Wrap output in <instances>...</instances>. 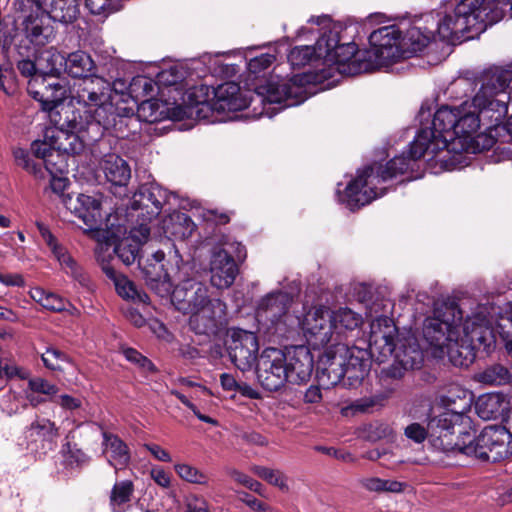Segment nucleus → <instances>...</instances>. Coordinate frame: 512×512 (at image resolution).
I'll use <instances>...</instances> for the list:
<instances>
[{"label": "nucleus", "instance_id": "f257e3e1", "mask_svg": "<svg viewBox=\"0 0 512 512\" xmlns=\"http://www.w3.org/2000/svg\"><path fill=\"white\" fill-rule=\"evenodd\" d=\"M512 71L493 67L480 77L481 86L471 101L459 107H441L434 114L431 127L422 128L410 147L413 160L428 156L452 164L463 153H480L496 142L491 134L508 113L512 91L507 92Z\"/></svg>", "mask_w": 512, "mask_h": 512}, {"label": "nucleus", "instance_id": "f03ea898", "mask_svg": "<svg viewBox=\"0 0 512 512\" xmlns=\"http://www.w3.org/2000/svg\"><path fill=\"white\" fill-rule=\"evenodd\" d=\"M486 312L487 309L481 307L462 324L463 315L457 306L436 309L434 316L427 318L423 326V336L432 355L437 358L447 355L455 366H468L473 362L476 350L491 351L497 335L512 355V303L499 314L495 327Z\"/></svg>", "mask_w": 512, "mask_h": 512}, {"label": "nucleus", "instance_id": "7ed1b4c3", "mask_svg": "<svg viewBox=\"0 0 512 512\" xmlns=\"http://www.w3.org/2000/svg\"><path fill=\"white\" fill-rule=\"evenodd\" d=\"M65 71L74 78H83L74 90L73 99L83 108L91 121H75V127L86 130L93 139L98 138L104 129H115L121 125L124 118L133 115L131 108H124L123 113L114 107L112 91L121 92L126 88L122 80H117L111 86L110 82L91 75L95 63L91 56L83 51L70 53L64 60Z\"/></svg>", "mask_w": 512, "mask_h": 512}, {"label": "nucleus", "instance_id": "20e7f679", "mask_svg": "<svg viewBox=\"0 0 512 512\" xmlns=\"http://www.w3.org/2000/svg\"><path fill=\"white\" fill-rule=\"evenodd\" d=\"M508 6L512 17V1L461 0L438 21L437 34L443 40H458L466 33L472 38L502 20Z\"/></svg>", "mask_w": 512, "mask_h": 512}, {"label": "nucleus", "instance_id": "39448f33", "mask_svg": "<svg viewBox=\"0 0 512 512\" xmlns=\"http://www.w3.org/2000/svg\"><path fill=\"white\" fill-rule=\"evenodd\" d=\"M172 300L179 310L190 315L189 326L197 334H215L226 324V304L219 298H210L208 288L200 282L189 280L177 286Z\"/></svg>", "mask_w": 512, "mask_h": 512}, {"label": "nucleus", "instance_id": "423d86ee", "mask_svg": "<svg viewBox=\"0 0 512 512\" xmlns=\"http://www.w3.org/2000/svg\"><path fill=\"white\" fill-rule=\"evenodd\" d=\"M410 168V159L401 155L390 160L385 166L373 165L360 172L345 189V201L350 209L370 203L384 194L382 183L404 174Z\"/></svg>", "mask_w": 512, "mask_h": 512}, {"label": "nucleus", "instance_id": "0eeeda50", "mask_svg": "<svg viewBox=\"0 0 512 512\" xmlns=\"http://www.w3.org/2000/svg\"><path fill=\"white\" fill-rule=\"evenodd\" d=\"M318 53L323 57L324 64L329 67L328 72H323L322 77H333L339 74L365 71L361 69L367 61L365 51H357L355 43L339 44L338 27L333 26L323 32L318 39Z\"/></svg>", "mask_w": 512, "mask_h": 512}, {"label": "nucleus", "instance_id": "6e6552de", "mask_svg": "<svg viewBox=\"0 0 512 512\" xmlns=\"http://www.w3.org/2000/svg\"><path fill=\"white\" fill-rule=\"evenodd\" d=\"M465 445L462 453L483 461L497 462L512 455V433L510 428L502 425H488L475 437L465 431Z\"/></svg>", "mask_w": 512, "mask_h": 512}, {"label": "nucleus", "instance_id": "1a4fd4ad", "mask_svg": "<svg viewBox=\"0 0 512 512\" xmlns=\"http://www.w3.org/2000/svg\"><path fill=\"white\" fill-rule=\"evenodd\" d=\"M64 204L71 213L81 219L88 227L85 232L98 242L96 253L102 251L105 246L115 244L120 230L115 231L112 227L109 228L108 224L105 225V229L98 227L101 218V202L98 198L78 194L75 197L67 196L64 199Z\"/></svg>", "mask_w": 512, "mask_h": 512}, {"label": "nucleus", "instance_id": "9d476101", "mask_svg": "<svg viewBox=\"0 0 512 512\" xmlns=\"http://www.w3.org/2000/svg\"><path fill=\"white\" fill-rule=\"evenodd\" d=\"M367 61L361 69L374 70L404 58L401 31L395 25L384 26L370 34Z\"/></svg>", "mask_w": 512, "mask_h": 512}, {"label": "nucleus", "instance_id": "9b49d317", "mask_svg": "<svg viewBox=\"0 0 512 512\" xmlns=\"http://www.w3.org/2000/svg\"><path fill=\"white\" fill-rule=\"evenodd\" d=\"M22 75L31 77L28 82V93L42 104L47 111L53 110L62 102L65 89L58 82H47L43 74L38 73L37 58L35 61L22 60L18 63Z\"/></svg>", "mask_w": 512, "mask_h": 512}, {"label": "nucleus", "instance_id": "f8f14e48", "mask_svg": "<svg viewBox=\"0 0 512 512\" xmlns=\"http://www.w3.org/2000/svg\"><path fill=\"white\" fill-rule=\"evenodd\" d=\"M304 77L295 75L290 79L272 76L265 83L257 86L256 94L261 102L282 103L295 106L306 99Z\"/></svg>", "mask_w": 512, "mask_h": 512}, {"label": "nucleus", "instance_id": "ddd939ff", "mask_svg": "<svg viewBox=\"0 0 512 512\" xmlns=\"http://www.w3.org/2000/svg\"><path fill=\"white\" fill-rule=\"evenodd\" d=\"M469 425L463 420H456L453 413L443 412L429 419L427 428L432 445L444 452L459 451L462 453V445H465L464 433L459 430V436L454 440L456 426Z\"/></svg>", "mask_w": 512, "mask_h": 512}, {"label": "nucleus", "instance_id": "4468645a", "mask_svg": "<svg viewBox=\"0 0 512 512\" xmlns=\"http://www.w3.org/2000/svg\"><path fill=\"white\" fill-rule=\"evenodd\" d=\"M302 330L308 343L314 348L337 342L331 311L324 306L311 308L304 316Z\"/></svg>", "mask_w": 512, "mask_h": 512}, {"label": "nucleus", "instance_id": "2eb2a0df", "mask_svg": "<svg viewBox=\"0 0 512 512\" xmlns=\"http://www.w3.org/2000/svg\"><path fill=\"white\" fill-rule=\"evenodd\" d=\"M284 352L276 348H266L257 363V379L268 391H277L287 380Z\"/></svg>", "mask_w": 512, "mask_h": 512}, {"label": "nucleus", "instance_id": "dca6fc26", "mask_svg": "<svg viewBox=\"0 0 512 512\" xmlns=\"http://www.w3.org/2000/svg\"><path fill=\"white\" fill-rule=\"evenodd\" d=\"M81 118L84 122L93 120V118L87 117L85 108H83L82 114L79 112L78 116H74L70 120L71 128L74 130V132L69 133L67 131L59 130L56 128H50L46 130V138L53 140L57 153H62L63 155L79 154L81 151H83L86 141L94 142L102 137L104 132H102L98 138L93 139L89 136L90 134L88 131L84 129H77L74 122L79 121ZM106 130L107 129H104L103 131Z\"/></svg>", "mask_w": 512, "mask_h": 512}, {"label": "nucleus", "instance_id": "f3484780", "mask_svg": "<svg viewBox=\"0 0 512 512\" xmlns=\"http://www.w3.org/2000/svg\"><path fill=\"white\" fill-rule=\"evenodd\" d=\"M196 105L202 106L200 111L207 107L220 114L243 110L249 105V101L242 95L238 84L226 82L213 89L211 100H197Z\"/></svg>", "mask_w": 512, "mask_h": 512}, {"label": "nucleus", "instance_id": "a211bd4d", "mask_svg": "<svg viewBox=\"0 0 512 512\" xmlns=\"http://www.w3.org/2000/svg\"><path fill=\"white\" fill-rule=\"evenodd\" d=\"M258 350V339L253 332L237 330L232 333L228 354L234 365L241 371H247L253 367Z\"/></svg>", "mask_w": 512, "mask_h": 512}, {"label": "nucleus", "instance_id": "6ab92c4d", "mask_svg": "<svg viewBox=\"0 0 512 512\" xmlns=\"http://www.w3.org/2000/svg\"><path fill=\"white\" fill-rule=\"evenodd\" d=\"M397 328L388 317H379L371 323L370 350L372 356L384 362L393 356Z\"/></svg>", "mask_w": 512, "mask_h": 512}, {"label": "nucleus", "instance_id": "aec40b11", "mask_svg": "<svg viewBox=\"0 0 512 512\" xmlns=\"http://www.w3.org/2000/svg\"><path fill=\"white\" fill-rule=\"evenodd\" d=\"M285 372L287 380L292 384L307 382L313 371V357L308 347L300 345L286 349Z\"/></svg>", "mask_w": 512, "mask_h": 512}, {"label": "nucleus", "instance_id": "412c9836", "mask_svg": "<svg viewBox=\"0 0 512 512\" xmlns=\"http://www.w3.org/2000/svg\"><path fill=\"white\" fill-rule=\"evenodd\" d=\"M343 344L336 342L328 348L319 360L318 377L324 385H336L347 374Z\"/></svg>", "mask_w": 512, "mask_h": 512}, {"label": "nucleus", "instance_id": "4be33fe9", "mask_svg": "<svg viewBox=\"0 0 512 512\" xmlns=\"http://www.w3.org/2000/svg\"><path fill=\"white\" fill-rule=\"evenodd\" d=\"M210 282L217 289L229 288L238 274L235 260L226 249L213 252L210 261Z\"/></svg>", "mask_w": 512, "mask_h": 512}, {"label": "nucleus", "instance_id": "5701e85b", "mask_svg": "<svg viewBox=\"0 0 512 512\" xmlns=\"http://www.w3.org/2000/svg\"><path fill=\"white\" fill-rule=\"evenodd\" d=\"M51 19L41 11L31 12L22 21V32L35 46L51 43L56 36Z\"/></svg>", "mask_w": 512, "mask_h": 512}, {"label": "nucleus", "instance_id": "b1692460", "mask_svg": "<svg viewBox=\"0 0 512 512\" xmlns=\"http://www.w3.org/2000/svg\"><path fill=\"white\" fill-rule=\"evenodd\" d=\"M164 258V252L157 250L142 266L147 285L160 296L169 294L172 289V284L164 269Z\"/></svg>", "mask_w": 512, "mask_h": 512}, {"label": "nucleus", "instance_id": "393cba45", "mask_svg": "<svg viewBox=\"0 0 512 512\" xmlns=\"http://www.w3.org/2000/svg\"><path fill=\"white\" fill-rule=\"evenodd\" d=\"M440 404L445 408L444 412L453 413L456 420H463L470 424L467 413L473 403L472 393L458 385H451L439 396Z\"/></svg>", "mask_w": 512, "mask_h": 512}, {"label": "nucleus", "instance_id": "a878e982", "mask_svg": "<svg viewBox=\"0 0 512 512\" xmlns=\"http://www.w3.org/2000/svg\"><path fill=\"white\" fill-rule=\"evenodd\" d=\"M138 117L149 123L158 122L165 118L173 120L183 119L187 112L181 105L168 107L166 104L159 100H145L143 101L137 110Z\"/></svg>", "mask_w": 512, "mask_h": 512}, {"label": "nucleus", "instance_id": "bb28decb", "mask_svg": "<svg viewBox=\"0 0 512 512\" xmlns=\"http://www.w3.org/2000/svg\"><path fill=\"white\" fill-rule=\"evenodd\" d=\"M36 225L44 242L50 248L52 254L58 260L65 272L70 274L75 279L81 281L82 271L77 265L76 261L68 253L67 249L57 241V239L43 223L38 222Z\"/></svg>", "mask_w": 512, "mask_h": 512}, {"label": "nucleus", "instance_id": "cd10ccee", "mask_svg": "<svg viewBox=\"0 0 512 512\" xmlns=\"http://www.w3.org/2000/svg\"><path fill=\"white\" fill-rule=\"evenodd\" d=\"M150 235V229L146 225L131 230L130 235L122 239L114 248L125 265H131L138 258L140 246L147 241Z\"/></svg>", "mask_w": 512, "mask_h": 512}, {"label": "nucleus", "instance_id": "c85d7f7f", "mask_svg": "<svg viewBox=\"0 0 512 512\" xmlns=\"http://www.w3.org/2000/svg\"><path fill=\"white\" fill-rule=\"evenodd\" d=\"M102 445L103 455L116 472L128 466L130 462L129 448L117 435L104 432Z\"/></svg>", "mask_w": 512, "mask_h": 512}, {"label": "nucleus", "instance_id": "c756f323", "mask_svg": "<svg viewBox=\"0 0 512 512\" xmlns=\"http://www.w3.org/2000/svg\"><path fill=\"white\" fill-rule=\"evenodd\" d=\"M291 299L286 293H273L265 297L258 308L257 317L261 321L277 324L286 315Z\"/></svg>", "mask_w": 512, "mask_h": 512}, {"label": "nucleus", "instance_id": "7c9ffc66", "mask_svg": "<svg viewBox=\"0 0 512 512\" xmlns=\"http://www.w3.org/2000/svg\"><path fill=\"white\" fill-rule=\"evenodd\" d=\"M166 201V194L163 189L156 185H143L133 198L134 209H146L150 217L160 213Z\"/></svg>", "mask_w": 512, "mask_h": 512}, {"label": "nucleus", "instance_id": "2f4dec72", "mask_svg": "<svg viewBox=\"0 0 512 512\" xmlns=\"http://www.w3.org/2000/svg\"><path fill=\"white\" fill-rule=\"evenodd\" d=\"M38 10L45 13L52 21L63 24L74 22L79 15L77 0H44Z\"/></svg>", "mask_w": 512, "mask_h": 512}, {"label": "nucleus", "instance_id": "473e14b6", "mask_svg": "<svg viewBox=\"0 0 512 512\" xmlns=\"http://www.w3.org/2000/svg\"><path fill=\"white\" fill-rule=\"evenodd\" d=\"M99 168L113 185L125 186L131 177L128 164L114 153L106 154L99 162Z\"/></svg>", "mask_w": 512, "mask_h": 512}, {"label": "nucleus", "instance_id": "72a5a7b5", "mask_svg": "<svg viewBox=\"0 0 512 512\" xmlns=\"http://www.w3.org/2000/svg\"><path fill=\"white\" fill-rule=\"evenodd\" d=\"M102 269L104 273L113 280L116 291L120 297L143 304L149 303L148 295L138 290L135 284L126 276L118 275L109 265H103Z\"/></svg>", "mask_w": 512, "mask_h": 512}, {"label": "nucleus", "instance_id": "f704fd0d", "mask_svg": "<svg viewBox=\"0 0 512 512\" xmlns=\"http://www.w3.org/2000/svg\"><path fill=\"white\" fill-rule=\"evenodd\" d=\"M508 408L504 394L500 392L486 393L478 397L475 409L478 416L490 420L500 416Z\"/></svg>", "mask_w": 512, "mask_h": 512}, {"label": "nucleus", "instance_id": "c9c22d12", "mask_svg": "<svg viewBox=\"0 0 512 512\" xmlns=\"http://www.w3.org/2000/svg\"><path fill=\"white\" fill-rule=\"evenodd\" d=\"M434 37L435 32L427 27H411L406 35L401 37L404 58L422 51Z\"/></svg>", "mask_w": 512, "mask_h": 512}, {"label": "nucleus", "instance_id": "e433bc0d", "mask_svg": "<svg viewBox=\"0 0 512 512\" xmlns=\"http://www.w3.org/2000/svg\"><path fill=\"white\" fill-rule=\"evenodd\" d=\"M342 353L345 356V368H347V374L351 379L363 378L368 371V359L367 352L357 347H348L343 344L341 347Z\"/></svg>", "mask_w": 512, "mask_h": 512}, {"label": "nucleus", "instance_id": "4c0bfd02", "mask_svg": "<svg viewBox=\"0 0 512 512\" xmlns=\"http://www.w3.org/2000/svg\"><path fill=\"white\" fill-rule=\"evenodd\" d=\"M31 152L35 157L43 160L45 168L50 174L63 172V165L54 167L56 163L53 162V158H60L61 154L57 153L53 140L47 139L46 135L43 140H36L31 144Z\"/></svg>", "mask_w": 512, "mask_h": 512}, {"label": "nucleus", "instance_id": "58836bf2", "mask_svg": "<svg viewBox=\"0 0 512 512\" xmlns=\"http://www.w3.org/2000/svg\"><path fill=\"white\" fill-rule=\"evenodd\" d=\"M36 58L38 73L43 74L45 78L57 76L65 60V56L53 47L40 52Z\"/></svg>", "mask_w": 512, "mask_h": 512}, {"label": "nucleus", "instance_id": "ea45409f", "mask_svg": "<svg viewBox=\"0 0 512 512\" xmlns=\"http://www.w3.org/2000/svg\"><path fill=\"white\" fill-rule=\"evenodd\" d=\"M164 229L176 239H185L192 235L195 224L186 213L174 212L164 222Z\"/></svg>", "mask_w": 512, "mask_h": 512}, {"label": "nucleus", "instance_id": "a19ab883", "mask_svg": "<svg viewBox=\"0 0 512 512\" xmlns=\"http://www.w3.org/2000/svg\"><path fill=\"white\" fill-rule=\"evenodd\" d=\"M475 381L489 386H500L512 383V374L507 367L501 364H493L474 376Z\"/></svg>", "mask_w": 512, "mask_h": 512}, {"label": "nucleus", "instance_id": "79ce46f5", "mask_svg": "<svg viewBox=\"0 0 512 512\" xmlns=\"http://www.w3.org/2000/svg\"><path fill=\"white\" fill-rule=\"evenodd\" d=\"M395 360L404 369H416L419 368L423 362V352L419 345L409 340L408 345H402L398 348L395 347L393 352Z\"/></svg>", "mask_w": 512, "mask_h": 512}, {"label": "nucleus", "instance_id": "37998d69", "mask_svg": "<svg viewBox=\"0 0 512 512\" xmlns=\"http://www.w3.org/2000/svg\"><path fill=\"white\" fill-rule=\"evenodd\" d=\"M333 326H335V334L337 340L346 331L354 330L362 323V317L350 308H339L331 311Z\"/></svg>", "mask_w": 512, "mask_h": 512}, {"label": "nucleus", "instance_id": "c03bdc74", "mask_svg": "<svg viewBox=\"0 0 512 512\" xmlns=\"http://www.w3.org/2000/svg\"><path fill=\"white\" fill-rule=\"evenodd\" d=\"M30 297L40 304L44 309L53 311V312H61L66 310L67 305L69 304L64 298L61 296L51 292L46 291L41 287H34L29 292Z\"/></svg>", "mask_w": 512, "mask_h": 512}, {"label": "nucleus", "instance_id": "a18cd8bd", "mask_svg": "<svg viewBox=\"0 0 512 512\" xmlns=\"http://www.w3.org/2000/svg\"><path fill=\"white\" fill-rule=\"evenodd\" d=\"M133 483L129 480L116 483L111 491L110 504L114 512H122L123 505L130 501L133 493Z\"/></svg>", "mask_w": 512, "mask_h": 512}, {"label": "nucleus", "instance_id": "49530a36", "mask_svg": "<svg viewBox=\"0 0 512 512\" xmlns=\"http://www.w3.org/2000/svg\"><path fill=\"white\" fill-rule=\"evenodd\" d=\"M252 471L268 484L279 488L283 492L289 491L288 478L282 471L264 466H254Z\"/></svg>", "mask_w": 512, "mask_h": 512}, {"label": "nucleus", "instance_id": "de8ad7c7", "mask_svg": "<svg viewBox=\"0 0 512 512\" xmlns=\"http://www.w3.org/2000/svg\"><path fill=\"white\" fill-rule=\"evenodd\" d=\"M318 41L315 46H299L293 48L289 55L288 60L294 67H302L310 63L313 59H323L318 53Z\"/></svg>", "mask_w": 512, "mask_h": 512}, {"label": "nucleus", "instance_id": "09e8293b", "mask_svg": "<svg viewBox=\"0 0 512 512\" xmlns=\"http://www.w3.org/2000/svg\"><path fill=\"white\" fill-rule=\"evenodd\" d=\"M32 434L47 440L55 441L59 436V428L56 424L45 417L36 416L35 420L30 425Z\"/></svg>", "mask_w": 512, "mask_h": 512}, {"label": "nucleus", "instance_id": "8fccbe9b", "mask_svg": "<svg viewBox=\"0 0 512 512\" xmlns=\"http://www.w3.org/2000/svg\"><path fill=\"white\" fill-rule=\"evenodd\" d=\"M41 358L45 367L53 371H62L63 365L69 363V357L55 347H48Z\"/></svg>", "mask_w": 512, "mask_h": 512}, {"label": "nucleus", "instance_id": "3c124183", "mask_svg": "<svg viewBox=\"0 0 512 512\" xmlns=\"http://www.w3.org/2000/svg\"><path fill=\"white\" fill-rule=\"evenodd\" d=\"M175 471L178 476L190 483L194 484H206L207 476L198 470L196 467H193L188 464H177L175 465Z\"/></svg>", "mask_w": 512, "mask_h": 512}, {"label": "nucleus", "instance_id": "603ef678", "mask_svg": "<svg viewBox=\"0 0 512 512\" xmlns=\"http://www.w3.org/2000/svg\"><path fill=\"white\" fill-rule=\"evenodd\" d=\"M13 156L18 166L38 177H43L41 167L30 159L29 153L22 148H15Z\"/></svg>", "mask_w": 512, "mask_h": 512}, {"label": "nucleus", "instance_id": "864d4df0", "mask_svg": "<svg viewBox=\"0 0 512 512\" xmlns=\"http://www.w3.org/2000/svg\"><path fill=\"white\" fill-rule=\"evenodd\" d=\"M28 389L37 394H42L49 397L50 400L56 396L58 392V387L48 380L41 377H34L28 380Z\"/></svg>", "mask_w": 512, "mask_h": 512}, {"label": "nucleus", "instance_id": "5fc2aeb1", "mask_svg": "<svg viewBox=\"0 0 512 512\" xmlns=\"http://www.w3.org/2000/svg\"><path fill=\"white\" fill-rule=\"evenodd\" d=\"M405 437L414 442L415 444H422L427 438L430 440V435L427 426L420 423L413 422L404 428Z\"/></svg>", "mask_w": 512, "mask_h": 512}, {"label": "nucleus", "instance_id": "6e6d98bb", "mask_svg": "<svg viewBox=\"0 0 512 512\" xmlns=\"http://www.w3.org/2000/svg\"><path fill=\"white\" fill-rule=\"evenodd\" d=\"M394 434L393 428L383 422H376L369 425V439L377 441L384 438H390Z\"/></svg>", "mask_w": 512, "mask_h": 512}, {"label": "nucleus", "instance_id": "4d7b16f0", "mask_svg": "<svg viewBox=\"0 0 512 512\" xmlns=\"http://www.w3.org/2000/svg\"><path fill=\"white\" fill-rule=\"evenodd\" d=\"M275 60L271 54L265 53L260 56L254 57L248 62V69L251 73L257 74L268 68Z\"/></svg>", "mask_w": 512, "mask_h": 512}, {"label": "nucleus", "instance_id": "13d9d810", "mask_svg": "<svg viewBox=\"0 0 512 512\" xmlns=\"http://www.w3.org/2000/svg\"><path fill=\"white\" fill-rule=\"evenodd\" d=\"M14 376H18L21 379H26L28 377V371L18 367L13 362L0 361V378H11Z\"/></svg>", "mask_w": 512, "mask_h": 512}, {"label": "nucleus", "instance_id": "bf43d9fd", "mask_svg": "<svg viewBox=\"0 0 512 512\" xmlns=\"http://www.w3.org/2000/svg\"><path fill=\"white\" fill-rule=\"evenodd\" d=\"M123 354L125 358L133 362L137 365H139L141 368H143L146 371H153L154 366L151 363L150 360H148L146 357H144L142 354H140L138 351H136L133 348H126L123 350Z\"/></svg>", "mask_w": 512, "mask_h": 512}, {"label": "nucleus", "instance_id": "052dcab7", "mask_svg": "<svg viewBox=\"0 0 512 512\" xmlns=\"http://www.w3.org/2000/svg\"><path fill=\"white\" fill-rule=\"evenodd\" d=\"M239 499L256 512H279L277 509L262 501H259L248 493H241Z\"/></svg>", "mask_w": 512, "mask_h": 512}, {"label": "nucleus", "instance_id": "680f3d73", "mask_svg": "<svg viewBox=\"0 0 512 512\" xmlns=\"http://www.w3.org/2000/svg\"><path fill=\"white\" fill-rule=\"evenodd\" d=\"M361 486L370 492L383 493L385 479L378 477H366L360 480Z\"/></svg>", "mask_w": 512, "mask_h": 512}, {"label": "nucleus", "instance_id": "e2e57ef3", "mask_svg": "<svg viewBox=\"0 0 512 512\" xmlns=\"http://www.w3.org/2000/svg\"><path fill=\"white\" fill-rule=\"evenodd\" d=\"M55 402L61 406L63 409L67 410H75L81 407L82 401L80 398L73 397L68 394L60 395Z\"/></svg>", "mask_w": 512, "mask_h": 512}, {"label": "nucleus", "instance_id": "0e129e2a", "mask_svg": "<svg viewBox=\"0 0 512 512\" xmlns=\"http://www.w3.org/2000/svg\"><path fill=\"white\" fill-rule=\"evenodd\" d=\"M316 449L322 453L329 455V456H333L343 462H353L354 461L353 456L349 452L338 451L332 447H322V446L316 447Z\"/></svg>", "mask_w": 512, "mask_h": 512}, {"label": "nucleus", "instance_id": "69168bd1", "mask_svg": "<svg viewBox=\"0 0 512 512\" xmlns=\"http://www.w3.org/2000/svg\"><path fill=\"white\" fill-rule=\"evenodd\" d=\"M186 512H208L207 502L203 498L191 496L188 499Z\"/></svg>", "mask_w": 512, "mask_h": 512}, {"label": "nucleus", "instance_id": "338daca9", "mask_svg": "<svg viewBox=\"0 0 512 512\" xmlns=\"http://www.w3.org/2000/svg\"><path fill=\"white\" fill-rule=\"evenodd\" d=\"M144 447L159 461L170 462L171 456L163 449L161 446L157 444H145Z\"/></svg>", "mask_w": 512, "mask_h": 512}, {"label": "nucleus", "instance_id": "774afa93", "mask_svg": "<svg viewBox=\"0 0 512 512\" xmlns=\"http://www.w3.org/2000/svg\"><path fill=\"white\" fill-rule=\"evenodd\" d=\"M0 282L6 286H24L22 275L17 273H0Z\"/></svg>", "mask_w": 512, "mask_h": 512}]
</instances>
